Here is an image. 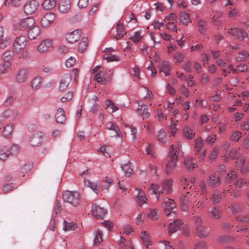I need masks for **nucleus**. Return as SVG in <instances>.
Masks as SVG:
<instances>
[{
	"instance_id": "1",
	"label": "nucleus",
	"mask_w": 249,
	"mask_h": 249,
	"mask_svg": "<svg viewBox=\"0 0 249 249\" xmlns=\"http://www.w3.org/2000/svg\"><path fill=\"white\" fill-rule=\"evenodd\" d=\"M173 180L172 178L165 179L161 183V189L160 185L151 183L149 189L156 195L157 199L159 200L160 196H163L164 192L166 195L170 194L173 192Z\"/></svg>"
},
{
	"instance_id": "2",
	"label": "nucleus",
	"mask_w": 249,
	"mask_h": 249,
	"mask_svg": "<svg viewBox=\"0 0 249 249\" xmlns=\"http://www.w3.org/2000/svg\"><path fill=\"white\" fill-rule=\"evenodd\" d=\"M62 198L64 202L76 207L81 202L80 194L77 191H65L63 192Z\"/></svg>"
},
{
	"instance_id": "3",
	"label": "nucleus",
	"mask_w": 249,
	"mask_h": 249,
	"mask_svg": "<svg viewBox=\"0 0 249 249\" xmlns=\"http://www.w3.org/2000/svg\"><path fill=\"white\" fill-rule=\"evenodd\" d=\"M174 144L170 146L169 151V160L166 164V171L167 174H170L177 167V156L176 154Z\"/></svg>"
},
{
	"instance_id": "4",
	"label": "nucleus",
	"mask_w": 249,
	"mask_h": 249,
	"mask_svg": "<svg viewBox=\"0 0 249 249\" xmlns=\"http://www.w3.org/2000/svg\"><path fill=\"white\" fill-rule=\"evenodd\" d=\"M196 201V195L195 194H192L187 192L185 194H182L180 197L182 210L184 211H186L189 206H194V203Z\"/></svg>"
},
{
	"instance_id": "5",
	"label": "nucleus",
	"mask_w": 249,
	"mask_h": 249,
	"mask_svg": "<svg viewBox=\"0 0 249 249\" xmlns=\"http://www.w3.org/2000/svg\"><path fill=\"white\" fill-rule=\"evenodd\" d=\"M194 222L196 226V234L200 238H204L208 236L209 230L208 229L202 225V220L200 217L197 216L194 218Z\"/></svg>"
},
{
	"instance_id": "6",
	"label": "nucleus",
	"mask_w": 249,
	"mask_h": 249,
	"mask_svg": "<svg viewBox=\"0 0 249 249\" xmlns=\"http://www.w3.org/2000/svg\"><path fill=\"white\" fill-rule=\"evenodd\" d=\"M35 23V20L32 17H28L25 18L20 20L16 25V30L18 31H24L31 27H32Z\"/></svg>"
},
{
	"instance_id": "7",
	"label": "nucleus",
	"mask_w": 249,
	"mask_h": 249,
	"mask_svg": "<svg viewBox=\"0 0 249 249\" xmlns=\"http://www.w3.org/2000/svg\"><path fill=\"white\" fill-rule=\"evenodd\" d=\"M107 213V211L104 207L97 204H92L91 207V214L96 219H103Z\"/></svg>"
},
{
	"instance_id": "8",
	"label": "nucleus",
	"mask_w": 249,
	"mask_h": 249,
	"mask_svg": "<svg viewBox=\"0 0 249 249\" xmlns=\"http://www.w3.org/2000/svg\"><path fill=\"white\" fill-rule=\"evenodd\" d=\"M17 112L11 108H8L2 112L0 114V129L2 127V121L7 119H9L12 121L14 120L17 118Z\"/></svg>"
},
{
	"instance_id": "9",
	"label": "nucleus",
	"mask_w": 249,
	"mask_h": 249,
	"mask_svg": "<svg viewBox=\"0 0 249 249\" xmlns=\"http://www.w3.org/2000/svg\"><path fill=\"white\" fill-rule=\"evenodd\" d=\"M56 18L55 15L52 12L46 13L42 18L41 24L43 27H49L53 23Z\"/></svg>"
},
{
	"instance_id": "10",
	"label": "nucleus",
	"mask_w": 249,
	"mask_h": 249,
	"mask_svg": "<svg viewBox=\"0 0 249 249\" xmlns=\"http://www.w3.org/2000/svg\"><path fill=\"white\" fill-rule=\"evenodd\" d=\"M38 3L36 0H31L26 2L24 6V12L26 15H32L37 9Z\"/></svg>"
},
{
	"instance_id": "11",
	"label": "nucleus",
	"mask_w": 249,
	"mask_h": 249,
	"mask_svg": "<svg viewBox=\"0 0 249 249\" xmlns=\"http://www.w3.org/2000/svg\"><path fill=\"white\" fill-rule=\"evenodd\" d=\"M164 213L169 216L170 215H175V213L173 210L176 208V203L173 199L166 198L164 200Z\"/></svg>"
},
{
	"instance_id": "12",
	"label": "nucleus",
	"mask_w": 249,
	"mask_h": 249,
	"mask_svg": "<svg viewBox=\"0 0 249 249\" xmlns=\"http://www.w3.org/2000/svg\"><path fill=\"white\" fill-rule=\"evenodd\" d=\"M29 71L26 68L20 69L16 75V80L18 83L25 82L28 78Z\"/></svg>"
},
{
	"instance_id": "13",
	"label": "nucleus",
	"mask_w": 249,
	"mask_h": 249,
	"mask_svg": "<svg viewBox=\"0 0 249 249\" xmlns=\"http://www.w3.org/2000/svg\"><path fill=\"white\" fill-rule=\"evenodd\" d=\"M26 38L24 36H20L17 37L13 43V47L16 51L24 49L26 45Z\"/></svg>"
},
{
	"instance_id": "14",
	"label": "nucleus",
	"mask_w": 249,
	"mask_h": 249,
	"mask_svg": "<svg viewBox=\"0 0 249 249\" xmlns=\"http://www.w3.org/2000/svg\"><path fill=\"white\" fill-rule=\"evenodd\" d=\"M71 77L70 74L67 73L63 75L59 82V90L60 91L65 90L71 82Z\"/></svg>"
},
{
	"instance_id": "15",
	"label": "nucleus",
	"mask_w": 249,
	"mask_h": 249,
	"mask_svg": "<svg viewBox=\"0 0 249 249\" xmlns=\"http://www.w3.org/2000/svg\"><path fill=\"white\" fill-rule=\"evenodd\" d=\"M107 128L110 130H114V133L110 134L111 137H118L122 141L123 139L122 134L119 127L115 124L112 122H109L107 124Z\"/></svg>"
},
{
	"instance_id": "16",
	"label": "nucleus",
	"mask_w": 249,
	"mask_h": 249,
	"mask_svg": "<svg viewBox=\"0 0 249 249\" xmlns=\"http://www.w3.org/2000/svg\"><path fill=\"white\" fill-rule=\"evenodd\" d=\"M81 31L79 30H76L67 34L66 39L67 41L71 43H73L78 41L81 37Z\"/></svg>"
},
{
	"instance_id": "17",
	"label": "nucleus",
	"mask_w": 249,
	"mask_h": 249,
	"mask_svg": "<svg viewBox=\"0 0 249 249\" xmlns=\"http://www.w3.org/2000/svg\"><path fill=\"white\" fill-rule=\"evenodd\" d=\"M53 40L51 39H46L43 40L37 47L38 51L40 53H45L52 47Z\"/></svg>"
},
{
	"instance_id": "18",
	"label": "nucleus",
	"mask_w": 249,
	"mask_h": 249,
	"mask_svg": "<svg viewBox=\"0 0 249 249\" xmlns=\"http://www.w3.org/2000/svg\"><path fill=\"white\" fill-rule=\"evenodd\" d=\"M208 185L212 187H216L220 184V179L218 174L214 173L209 176L207 179Z\"/></svg>"
},
{
	"instance_id": "19",
	"label": "nucleus",
	"mask_w": 249,
	"mask_h": 249,
	"mask_svg": "<svg viewBox=\"0 0 249 249\" xmlns=\"http://www.w3.org/2000/svg\"><path fill=\"white\" fill-rule=\"evenodd\" d=\"M159 72L162 73L165 76L170 75L171 67L169 63L166 61L161 62L158 66Z\"/></svg>"
},
{
	"instance_id": "20",
	"label": "nucleus",
	"mask_w": 249,
	"mask_h": 249,
	"mask_svg": "<svg viewBox=\"0 0 249 249\" xmlns=\"http://www.w3.org/2000/svg\"><path fill=\"white\" fill-rule=\"evenodd\" d=\"M183 224L181 220L177 219L171 223L169 226L168 234L171 235L179 230L180 226Z\"/></svg>"
},
{
	"instance_id": "21",
	"label": "nucleus",
	"mask_w": 249,
	"mask_h": 249,
	"mask_svg": "<svg viewBox=\"0 0 249 249\" xmlns=\"http://www.w3.org/2000/svg\"><path fill=\"white\" fill-rule=\"evenodd\" d=\"M85 185L90 188L93 191L98 194L100 191V184L99 181H91L90 180H84Z\"/></svg>"
},
{
	"instance_id": "22",
	"label": "nucleus",
	"mask_w": 249,
	"mask_h": 249,
	"mask_svg": "<svg viewBox=\"0 0 249 249\" xmlns=\"http://www.w3.org/2000/svg\"><path fill=\"white\" fill-rule=\"evenodd\" d=\"M203 145V141L200 137H197L195 139L194 142V153L195 156H196L197 153H199V152L202 150Z\"/></svg>"
},
{
	"instance_id": "23",
	"label": "nucleus",
	"mask_w": 249,
	"mask_h": 249,
	"mask_svg": "<svg viewBox=\"0 0 249 249\" xmlns=\"http://www.w3.org/2000/svg\"><path fill=\"white\" fill-rule=\"evenodd\" d=\"M59 10L61 13H66L71 8L70 0H61L58 4Z\"/></svg>"
},
{
	"instance_id": "24",
	"label": "nucleus",
	"mask_w": 249,
	"mask_h": 249,
	"mask_svg": "<svg viewBox=\"0 0 249 249\" xmlns=\"http://www.w3.org/2000/svg\"><path fill=\"white\" fill-rule=\"evenodd\" d=\"M42 141L41 133L36 132L30 137V143L33 146L38 145Z\"/></svg>"
},
{
	"instance_id": "25",
	"label": "nucleus",
	"mask_w": 249,
	"mask_h": 249,
	"mask_svg": "<svg viewBox=\"0 0 249 249\" xmlns=\"http://www.w3.org/2000/svg\"><path fill=\"white\" fill-rule=\"evenodd\" d=\"M184 163L186 168L189 171L192 170L197 165L195 160L190 157H186L184 160Z\"/></svg>"
},
{
	"instance_id": "26",
	"label": "nucleus",
	"mask_w": 249,
	"mask_h": 249,
	"mask_svg": "<svg viewBox=\"0 0 249 249\" xmlns=\"http://www.w3.org/2000/svg\"><path fill=\"white\" fill-rule=\"evenodd\" d=\"M140 237L143 244L146 248H148L149 246L152 245L150 235L146 231H142L141 233Z\"/></svg>"
},
{
	"instance_id": "27",
	"label": "nucleus",
	"mask_w": 249,
	"mask_h": 249,
	"mask_svg": "<svg viewBox=\"0 0 249 249\" xmlns=\"http://www.w3.org/2000/svg\"><path fill=\"white\" fill-rule=\"evenodd\" d=\"M116 30L117 34L115 36H114V38L117 40L120 39L123 37L126 34V31L124 30L123 23H118L116 25Z\"/></svg>"
},
{
	"instance_id": "28",
	"label": "nucleus",
	"mask_w": 249,
	"mask_h": 249,
	"mask_svg": "<svg viewBox=\"0 0 249 249\" xmlns=\"http://www.w3.org/2000/svg\"><path fill=\"white\" fill-rule=\"evenodd\" d=\"M40 34V29L38 26H34L28 33V37L31 39H35Z\"/></svg>"
},
{
	"instance_id": "29",
	"label": "nucleus",
	"mask_w": 249,
	"mask_h": 249,
	"mask_svg": "<svg viewBox=\"0 0 249 249\" xmlns=\"http://www.w3.org/2000/svg\"><path fill=\"white\" fill-rule=\"evenodd\" d=\"M55 119L57 123L63 124L66 121V116L64 109L59 108L57 109L55 115Z\"/></svg>"
},
{
	"instance_id": "30",
	"label": "nucleus",
	"mask_w": 249,
	"mask_h": 249,
	"mask_svg": "<svg viewBox=\"0 0 249 249\" xmlns=\"http://www.w3.org/2000/svg\"><path fill=\"white\" fill-rule=\"evenodd\" d=\"M208 213L210 217L213 219H218L222 215V211L219 208L213 207Z\"/></svg>"
},
{
	"instance_id": "31",
	"label": "nucleus",
	"mask_w": 249,
	"mask_h": 249,
	"mask_svg": "<svg viewBox=\"0 0 249 249\" xmlns=\"http://www.w3.org/2000/svg\"><path fill=\"white\" fill-rule=\"evenodd\" d=\"M107 72L104 71H100L94 75V79L101 84L106 83V76Z\"/></svg>"
},
{
	"instance_id": "32",
	"label": "nucleus",
	"mask_w": 249,
	"mask_h": 249,
	"mask_svg": "<svg viewBox=\"0 0 249 249\" xmlns=\"http://www.w3.org/2000/svg\"><path fill=\"white\" fill-rule=\"evenodd\" d=\"M245 160V158L244 156L240 157V156L239 159L236 161L237 166L240 168V172L243 174H246L248 172L247 165H246V169L243 167Z\"/></svg>"
},
{
	"instance_id": "33",
	"label": "nucleus",
	"mask_w": 249,
	"mask_h": 249,
	"mask_svg": "<svg viewBox=\"0 0 249 249\" xmlns=\"http://www.w3.org/2000/svg\"><path fill=\"white\" fill-rule=\"evenodd\" d=\"M138 192L137 198L140 205H142L143 204L146 203L147 198L145 196V194L140 189H135Z\"/></svg>"
},
{
	"instance_id": "34",
	"label": "nucleus",
	"mask_w": 249,
	"mask_h": 249,
	"mask_svg": "<svg viewBox=\"0 0 249 249\" xmlns=\"http://www.w3.org/2000/svg\"><path fill=\"white\" fill-rule=\"evenodd\" d=\"M56 4L55 0H45L42 3L44 9L49 10L53 9Z\"/></svg>"
},
{
	"instance_id": "35",
	"label": "nucleus",
	"mask_w": 249,
	"mask_h": 249,
	"mask_svg": "<svg viewBox=\"0 0 249 249\" xmlns=\"http://www.w3.org/2000/svg\"><path fill=\"white\" fill-rule=\"evenodd\" d=\"M139 113L142 115L143 118H147L150 116V113L148 111V108L146 105H142L139 106L137 108Z\"/></svg>"
},
{
	"instance_id": "36",
	"label": "nucleus",
	"mask_w": 249,
	"mask_h": 249,
	"mask_svg": "<svg viewBox=\"0 0 249 249\" xmlns=\"http://www.w3.org/2000/svg\"><path fill=\"white\" fill-rule=\"evenodd\" d=\"M236 32V38L239 40H244L248 37L247 33L246 31L241 28H235Z\"/></svg>"
},
{
	"instance_id": "37",
	"label": "nucleus",
	"mask_w": 249,
	"mask_h": 249,
	"mask_svg": "<svg viewBox=\"0 0 249 249\" xmlns=\"http://www.w3.org/2000/svg\"><path fill=\"white\" fill-rule=\"evenodd\" d=\"M11 64L10 62L3 61L0 64V74H6L10 69Z\"/></svg>"
},
{
	"instance_id": "38",
	"label": "nucleus",
	"mask_w": 249,
	"mask_h": 249,
	"mask_svg": "<svg viewBox=\"0 0 249 249\" xmlns=\"http://www.w3.org/2000/svg\"><path fill=\"white\" fill-rule=\"evenodd\" d=\"M183 134L184 137L187 140L192 139L195 135V133L194 131L187 126L183 128Z\"/></svg>"
},
{
	"instance_id": "39",
	"label": "nucleus",
	"mask_w": 249,
	"mask_h": 249,
	"mask_svg": "<svg viewBox=\"0 0 249 249\" xmlns=\"http://www.w3.org/2000/svg\"><path fill=\"white\" fill-rule=\"evenodd\" d=\"M33 89H38L42 85V78L40 76H36L31 82Z\"/></svg>"
},
{
	"instance_id": "40",
	"label": "nucleus",
	"mask_w": 249,
	"mask_h": 249,
	"mask_svg": "<svg viewBox=\"0 0 249 249\" xmlns=\"http://www.w3.org/2000/svg\"><path fill=\"white\" fill-rule=\"evenodd\" d=\"M10 155V151L5 146L0 147V160H6Z\"/></svg>"
},
{
	"instance_id": "41",
	"label": "nucleus",
	"mask_w": 249,
	"mask_h": 249,
	"mask_svg": "<svg viewBox=\"0 0 249 249\" xmlns=\"http://www.w3.org/2000/svg\"><path fill=\"white\" fill-rule=\"evenodd\" d=\"M197 26L200 34L202 35L205 34L207 30V23L204 20H198L197 22Z\"/></svg>"
},
{
	"instance_id": "42",
	"label": "nucleus",
	"mask_w": 249,
	"mask_h": 249,
	"mask_svg": "<svg viewBox=\"0 0 249 249\" xmlns=\"http://www.w3.org/2000/svg\"><path fill=\"white\" fill-rule=\"evenodd\" d=\"M249 58V53L247 51H242L239 52L236 57L238 61H247Z\"/></svg>"
},
{
	"instance_id": "43",
	"label": "nucleus",
	"mask_w": 249,
	"mask_h": 249,
	"mask_svg": "<svg viewBox=\"0 0 249 249\" xmlns=\"http://www.w3.org/2000/svg\"><path fill=\"white\" fill-rule=\"evenodd\" d=\"M14 125L13 124H9L5 127H4L3 130V135L6 138H9L11 136L13 130Z\"/></svg>"
},
{
	"instance_id": "44",
	"label": "nucleus",
	"mask_w": 249,
	"mask_h": 249,
	"mask_svg": "<svg viewBox=\"0 0 249 249\" xmlns=\"http://www.w3.org/2000/svg\"><path fill=\"white\" fill-rule=\"evenodd\" d=\"M64 223L63 230L65 231H74L77 228V224L73 222H67L66 220H64Z\"/></svg>"
},
{
	"instance_id": "45",
	"label": "nucleus",
	"mask_w": 249,
	"mask_h": 249,
	"mask_svg": "<svg viewBox=\"0 0 249 249\" xmlns=\"http://www.w3.org/2000/svg\"><path fill=\"white\" fill-rule=\"evenodd\" d=\"M88 45V38L87 37L83 38L79 44L78 51L80 53L84 52L87 49Z\"/></svg>"
},
{
	"instance_id": "46",
	"label": "nucleus",
	"mask_w": 249,
	"mask_h": 249,
	"mask_svg": "<svg viewBox=\"0 0 249 249\" xmlns=\"http://www.w3.org/2000/svg\"><path fill=\"white\" fill-rule=\"evenodd\" d=\"M237 178V173L231 170L229 173L227 174L226 177V181L227 183H231Z\"/></svg>"
},
{
	"instance_id": "47",
	"label": "nucleus",
	"mask_w": 249,
	"mask_h": 249,
	"mask_svg": "<svg viewBox=\"0 0 249 249\" xmlns=\"http://www.w3.org/2000/svg\"><path fill=\"white\" fill-rule=\"evenodd\" d=\"M148 217L152 220L156 221L159 218V212L157 209H150L147 214Z\"/></svg>"
},
{
	"instance_id": "48",
	"label": "nucleus",
	"mask_w": 249,
	"mask_h": 249,
	"mask_svg": "<svg viewBox=\"0 0 249 249\" xmlns=\"http://www.w3.org/2000/svg\"><path fill=\"white\" fill-rule=\"evenodd\" d=\"M242 133L239 131H235L232 132L229 137V140L231 142H237L240 138H241Z\"/></svg>"
},
{
	"instance_id": "49",
	"label": "nucleus",
	"mask_w": 249,
	"mask_h": 249,
	"mask_svg": "<svg viewBox=\"0 0 249 249\" xmlns=\"http://www.w3.org/2000/svg\"><path fill=\"white\" fill-rule=\"evenodd\" d=\"M122 168L124 171L126 176L130 177L131 174L133 173V169L129 161L122 165Z\"/></svg>"
},
{
	"instance_id": "50",
	"label": "nucleus",
	"mask_w": 249,
	"mask_h": 249,
	"mask_svg": "<svg viewBox=\"0 0 249 249\" xmlns=\"http://www.w3.org/2000/svg\"><path fill=\"white\" fill-rule=\"evenodd\" d=\"M249 183V181L247 179L240 178L237 179L234 182V184L237 187L241 188L246 186Z\"/></svg>"
},
{
	"instance_id": "51",
	"label": "nucleus",
	"mask_w": 249,
	"mask_h": 249,
	"mask_svg": "<svg viewBox=\"0 0 249 249\" xmlns=\"http://www.w3.org/2000/svg\"><path fill=\"white\" fill-rule=\"evenodd\" d=\"M172 248L171 243L166 240H162L158 244V249H171Z\"/></svg>"
},
{
	"instance_id": "52",
	"label": "nucleus",
	"mask_w": 249,
	"mask_h": 249,
	"mask_svg": "<svg viewBox=\"0 0 249 249\" xmlns=\"http://www.w3.org/2000/svg\"><path fill=\"white\" fill-rule=\"evenodd\" d=\"M180 22L184 25L187 26L190 22V18L188 13H182L180 15Z\"/></svg>"
},
{
	"instance_id": "53",
	"label": "nucleus",
	"mask_w": 249,
	"mask_h": 249,
	"mask_svg": "<svg viewBox=\"0 0 249 249\" xmlns=\"http://www.w3.org/2000/svg\"><path fill=\"white\" fill-rule=\"evenodd\" d=\"M158 140L162 143H166V133L163 130L161 129L158 132L157 134Z\"/></svg>"
},
{
	"instance_id": "54",
	"label": "nucleus",
	"mask_w": 249,
	"mask_h": 249,
	"mask_svg": "<svg viewBox=\"0 0 249 249\" xmlns=\"http://www.w3.org/2000/svg\"><path fill=\"white\" fill-rule=\"evenodd\" d=\"M13 57V52L11 51H7L2 55V59L4 62H10Z\"/></svg>"
},
{
	"instance_id": "55",
	"label": "nucleus",
	"mask_w": 249,
	"mask_h": 249,
	"mask_svg": "<svg viewBox=\"0 0 249 249\" xmlns=\"http://www.w3.org/2000/svg\"><path fill=\"white\" fill-rule=\"evenodd\" d=\"M210 199L212 201L213 204H217L221 200V194L218 192H214L212 195Z\"/></svg>"
},
{
	"instance_id": "56",
	"label": "nucleus",
	"mask_w": 249,
	"mask_h": 249,
	"mask_svg": "<svg viewBox=\"0 0 249 249\" xmlns=\"http://www.w3.org/2000/svg\"><path fill=\"white\" fill-rule=\"evenodd\" d=\"M145 150L148 155H150L153 158L156 157V152L153 145L150 144L147 145L145 147Z\"/></svg>"
},
{
	"instance_id": "57",
	"label": "nucleus",
	"mask_w": 249,
	"mask_h": 249,
	"mask_svg": "<svg viewBox=\"0 0 249 249\" xmlns=\"http://www.w3.org/2000/svg\"><path fill=\"white\" fill-rule=\"evenodd\" d=\"M173 57L174 59L176 60L175 64L178 65L183 61L185 56L183 54L177 52L174 53Z\"/></svg>"
},
{
	"instance_id": "58",
	"label": "nucleus",
	"mask_w": 249,
	"mask_h": 249,
	"mask_svg": "<svg viewBox=\"0 0 249 249\" xmlns=\"http://www.w3.org/2000/svg\"><path fill=\"white\" fill-rule=\"evenodd\" d=\"M240 149L236 148L232 149L229 154V157L231 159H235L240 156Z\"/></svg>"
},
{
	"instance_id": "59",
	"label": "nucleus",
	"mask_w": 249,
	"mask_h": 249,
	"mask_svg": "<svg viewBox=\"0 0 249 249\" xmlns=\"http://www.w3.org/2000/svg\"><path fill=\"white\" fill-rule=\"evenodd\" d=\"M104 58L108 62L111 61H118L120 60V58L118 56L111 53L107 54L104 56Z\"/></svg>"
},
{
	"instance_id": "60",
	"label": "nucleus",
	"mask_w": 249,
	"mask_h": 249,
	"mask_svg": "<svg viewBox=\"0 0 249 249\" xmlns=\"http://www.w3.org/2000/svg\"><path fill=\"white\" fill-rule=\"evenodd\" d=\"M166 22V26L168 30L177 33V21H168Z\"/></svg>"
},
{
	"instance_id": "61",
	"label": "nucleus",
	"mask_w": 249,
	"mask_h": 249,
	"mask_svg": "<svg viewBox=\"0 0 249 249\" xmlns=\"http://www.w3.org/2000/svg\"><path fill=\"white\" fill-rule=\"evenodd\" d=\"M142 33L139 31L136 32L135 35L130 37V39L135 43L139 42L142 39L143 36L141 35Z\"/></svg>"
},
{
	"instance_id": "62",
	"label": "nucleus",
	"mask_w": 249,
	"mask_h": 249,
	"mask_svg": "<svg viewBox=\"0 0 249 249\" xmlns=\"http://www.w3.org/2000/svg\"><path fill=\"white\" fill-rule=\"evenodd\" d=\"M102 241V232L101 231H98L95 234V236L93 241V244L97 245L100 244Z\"/></svg>"
},
{
	"instance_id": "63",
	"label": "nucleus",
	"mask_w": 249,
	"mask_h": 249,
	"mask_svg": "<svg viewBox=\"0 0 249 249\" xmlns=\"http://www.w3.org/2000/svg\"><path fill=\"white\" fill-rule=\"evenodd\" d=\"M199 190L201 195L206 194L207 192V187L205 182L203 180H201L199 183Z\"/></svg>"
},
{
	"instance_id": "64",
	"label": "nucleus",
	"mask_w": 249,
	"mask_h": 249,
	"mask_svg": "<svg viewBox=\"0 0 249 249\" xmlns=\"http://www.w3.org/2000/svg\"><path fill=\"white\" fill-rule=\"evenodd\" d=\"M14 189V185L12 183H6L3 185L2 191L5 194L9 193Z\"/></svg>"
}]
</instances>
